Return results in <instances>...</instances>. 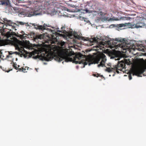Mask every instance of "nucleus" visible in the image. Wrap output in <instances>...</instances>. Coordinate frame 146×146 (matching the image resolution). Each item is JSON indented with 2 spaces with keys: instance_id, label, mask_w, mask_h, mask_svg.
<instances>
[{
  "instance_id": "6",
  "label": "nucleus",
  "mask_w": 146,
  "mask_h": 146,
  "mask_svg": "<svg viewBox=\"0 0 146 146\" xmlns=\"http://www.w3.org/2000/svg\"><path fill=\"white\" fill-rule=\"evenodd\" d=\"M115 41H118L119 42V43L117 44H115L114 46L115 49L119 50L121 48V50H125L127 46L125 45V43L123 42V39L122 40L119 39V38H115L114 40Z\"/></svg>"
},
{
  "instance_id": "34",
  "label": "nucleus",
  "mask_w": 146,
  "mask_h": 146,
  "mask_svg": "<svg viewBox=\"0 0 146 146\" xmlns=\"http://www.w3.org/2000/svg\"><path fill=\"white\" fill-rule=\"evenodd\" d=\"M69 1H71V2H74V1H72V0H69Z\"/></svg>"
},
{
  "instance_id": "25",
  "label": "nucleus",
  "mask_w": 146,
  "mask_h": 146,
  "mask_svg": "<svg viewBox=\"0 0 146 146\" xmlns=\"http://www.w3.org/2000/svg\"><path fill=\"white\" fill-rule=\"evenodd\" d=\"M93 75L94 76L96 77H97L100 76L99 74H94Z\"/></svg>"
},
{
  "instance_id": "15",
  "label": "nucleus",
  "mask_w": 146,
  "mask_h": 146,
  "mask_svg": "<svg viewBox=\"0 0 146 146\" xmlns=\"http://www.w3.org/2000/svg\"><path fill=\"white\" fill-rule=\"evenodd\" d=\"M44 36L42 34H40L39 35H36L34 37V40L38 39H41L44 38Z\"/></svg>"
},
{
  "instance_id": "16",
  "label": "nucleus",
  "mask_w": 146,
  "mask_h": 146,
  "mask_svg": "<svg viewBox=\"0 0 146 146\" xmlns=\"http://www.w3.org/2000/svg\"><path fill=\"white\" fill-rule=\"evenodd\" d=\"M52 7H54L59 8L60 6V4L57 2H52Z\"/></svg>"
},
{
  "instance_id": "35",
  "label": "nucleus",
  "mask_w": 146,
  "mask_h": 146,
  "mask_svg": "<svg viewBox=\"0 0 146 146\" xmlns=\"http://www.w3.org/2000/svg\"><path fill=\"white\" fill-rule=\"evenodd\" d=\"M17 66H18V67H17L18 68H19L20 66L19 65H18Z\"/></svg>"
},
{
  "instance_id": "9",
  "label": "nucleus",
  "mask_w": 146,
  "mask_h": 146,
  "mask_svg": "<svg viewBox=\"0 0 146 146\" xmlns=\"http://www.w3.org/2000/svg\"><path fill=\"white\" fill-rule=\"evenodd\" d=\"M36 11H34L33 10H31V11L21 12H20V14L21 15H25L27 17H31L35 15L39 14V13H36Z\"/></svg>"
},
{
  "instance_id": "30",
  "label": "nucleus",
  "mask_w": 146,
  "mask_h": 146,
  "mask_svg": "<svg viewBox=\"0 0 146 146\" xmlns=\"http://www.w3.org/2000/svg\"><path fill=\"white\" fill-rule=\"evenodd\" d=\"M80 19L81 20L83 19H84V18L82 17H80Z\"/></svg>"
},
{
  "instance_id": "3",
  "label": "nucleus",
  "mask_w": 146,
  "mask_h": 146,
  "mask_svg": "<svg viewBox=\"0 0 146 146\" xmlns=\"http://www.w3.org/2000/svg\"><path fill=\"white\" fill-rule=\"evenodd\" d=\"M128 63V62L127 59L123 58V60L120 61H118L117 64L115 66H113V67L107 68L105 70L109 72L115 71L118 74L120 72L119 70L122 71L124 68H125V64Z\"/></svg>"
},
{
  "instance_id": "27",
  "label": "nucleus",
  "mask_w": 146,
  "mask_h": 146,
  "mask_svg": "<svg viewBox=\"0 0 146 146\" xmlns=\"http://www.w3.org/2000/svg\"><path fill=\"white\" fill-rule=\"evenodd\" d=\"M124 24H120L119 25V27H123L124 26Z\"/></svg>"
},
{
  "instance_id": "31",
  "label": "nucleus",
  "mask_w": 146,
  "mask_h": 146,
  "mask_svg": "<svg viewBox=\"0 0 146 146\" xmlns=\"http://www.w3.org/2000/svg\"><path fill=\"white\" fill-rule=\"evenodd\" d=\"M71 6L72 7H74L75 6L74 5H71Z\"/></svg>"
},
{
  "instance_id": "5",
  "label": "nucleus",
  "mask_w": 146,
  "mask_h": 146,
  "mask_svg": "<svg viewBox=\"0 0 146 146\" xmlns=\"http://www.w3.org/2000/svg\"><path fill=\"white\" fill-rule=\"evenodd\" d=\"M100 60H101V61L100 64L98 65V67L104 66L105 65V63L106 60V56L104 54H102L94 58L93 59L92 63L98 64Z\"/></svg>"
},
{
  "instance_id": "10",
  "label": "nucleus",
  "mask_w": 146,
  "mask_h": 146,
  "mask_svg": "<svg viewBox=\"0 0 146 146\" xmlns=\"http://www.w3.org/2000/svg\"><path fill=\"white\" fill-rule=\"evenodd\" d=\"M82 56L83 55L81 54L80 53L79 54L76 56V58H78L79 60L76 61V59H74V61L75 62L76 64H80L82 63L84 64V66L88 64V62H87L86 61H85L84 60H80L81 58L82 57Z\"/></svg>"
},
{
  "instance_id": "38",
  "label": "nucleus",
  "mask_w": 146,
  "mask_h": 146,
  "mask_svg": "<svg viewBox=\"0 0 146 146\" xmlns=\"http://www.w3.org/2000/svg\"><path fill=\"white\" fill-rule=\"evenodd\" d=\"M115 43H116V42H114Z\"/></svg>"
},
{
  "instance_id": "20",
  "label": "nucleus",
  "mask_w": 146,
  "mask_h": 146,
  "mask_svg": "<svg viewBox=\"0 0 146 146\" xmlns=\"http://www.w3.org/2000/svg\"><path fill=\"white\" fill-rule=\"evenodd\" d=\"M65 43L64 42H61L59 43V45L62 48H64L65 46Z\"/></svg>"
},
{
  "instance_id": "19",
  "label": "nucleus",
  "mask_w": 146,
  "mask_h": 146,
  "mask_svg": "<svg viewBox=\"0 0 146 146\" xmlns=\"http://www.w3.org/2000/svg\"><path fill=\"white\" fill-rule=\"evenodd\" d=\"M11 64H12L13 66L16 70H19V68H18L17 66V65L15 63H14L13 62H11Z\"/></svg>"
},
{
  "instance_id": "23",
  "label": "nucleus",
  "mask_w": 146,
  "mask_h": 146,
  "mask_svg": "<svg viewBox=\"0 0 146 146\" xmlns=\"http://www.w3.org/2000/svg\"><path fill=\"white\" fill-rule=\"evenodd\" d=\"M19 70L20 71H22L25 72H26V69L25 68H24L23 67H22L21 68H19Z\"/></svg>"
},
{
  "instance_id": "13",
  "label": "nucleus",
  "mask_w": 146,
  "mask_h": 146,
  "mask_svg": "<svg viewBox=\"0 0 146 146\" xmlns=\"http://www.w3.org/2000/svg\"><path fill=\"white\" fill-rule=\"evenodd\" d=\"M144 26H145L144 24L140 21L137 23L136 24H134L133 25V27L136 28L142 27Z\"/></svg>"
},
{
  "instance_id": "22",
  "label": "nucleus",
  "mask_w": 146,
  "mask_h": 146,
  "mask_svg": "<svg viewBox=\"0 0 146 146\" xmlns=\"http://www.w3.org/2000/svg\"><path fill=\"white\" fill-rule=\"evenodd\" d=\"M18 24L20 25H25L26 26H28L27 23H24L23 22H18Z\"/></svg>"
},
{
  "instance_id": "8",
  "label": "nucleus",
  "mask_w": 146,
  "mask_h": 146,
  "mask_svg": "<svg viewBox=\"0 0 146 146\" xmlns=\"http://www.w3.org/2000/svg\"><path fill=\"white\" fill-rule=\"evenodd\" d=\"M146 70V66H144L139 69L136 70L134 72V74L138 76L141 77V75L143 74L144 76H146V74H144L145 70Z\"/></svg>"
},
{
  "instance_id": "29",
  "label": "nucleus",
  "mask_w": 146,
  "mask_h": 146,
  "mask_svg": "<svg viewBox=\"0 0 146 146\" xmlns=\"http://www.w3.org/2000/svg\"><path fill=\"white\" fill-rule=\"evenodd\" d=\"M139 49L140 50H141V51H144V49L143 48H142V49H140V48H139Z\"/></svg>"
},
{
  "instance_id": "4",
  "label": "nucleus",
  "mask_w": 146,
  "mask_h": 146,
  "mask_svg": "<svg viewBox=\"0 0 146 146\" xmlns=\"http://www.w3.org/2000/svg\"><path fill=\"white\" fill-rule=\"evenodd\" d=\"M65 26H62L61 28V30H57V32H56L55 34H54L53 35H52L51 39L52 42L55 43V42H57V38H58L59 37H62L64 38L66 37V35L65 34H63L62 33L61 34L57 33L58 32L64 34H66L67 33V32L65 30Z\"/></svg>"
},
{
  "instance_id": "28",
  "label": "nucleus",
  "mask_w": 146,
  "mask_h": 146,
  "mask_svg": "<svg viewBox=\"0 0 146 146\" xmlns=\"http://www.w3.org/2000/svg\"><path fill=\"white\" fill-rule=\"evenodd\" d=\"M110 20H115V21H117V20H118L117 19H113V18H110Z\"/></svg>"
},
{
  "instance_id": "14",
  "label": "nucleus",
  "mask_w": 146,
  "mask_h": 146,
  "mask_svg": "<svg viewBox=\"0 0 146 146\" xmlns=\"http://www.w3.org/2000/svg\"><path fill=\"white\" fill-rule=\"evenodd\" d=\"M74 36L78 40H80L82 39V40H87V39H86L84 37H82L81 36L78 35L76 33L74 34Z\"/></svg>"
},
{
  "instance_id": "21",
  "label": "nucleus",
  "mask_w": 146,
  "mask_h": 146,
  "mask_svg": "<svg viewBox=\"0 0 146 146\" xmlns=\"http://www.w3.org/2000/svg\"><path fill=\"white\" fill-rule=\"evenodd\" d=\"M13 2H14L15 4L18 5L17 4L19 3H22V1L21 0H14L13 1Z\"/></svg>"
},
{
  "instance_id": "33",
  "label": "nucleus",
  "mask_w": 146,
  "mask_h": 146,
  "mask_svg": "<svg viewBox=\"0 0 146 146\" xmlns=\"http://www.w3.org/2000/svg\"><path fill=\"white\" fill-rule=\"evenodd\" d=\"M29 3H30V4H31L32 3V2L31 1H29Z\"/></svg>"
},
{
  "instance_id": "2",
  "label": "nucleus",
  "mask_w": 146,
  "mask_h": 146,
  "mask_svg": "<svg viewBox=\"0 0 146 146\" xmlns=\"http://www.w3.org/2000/svg\"><path fill=\"white\" fill-rule=\"evenodd\" d=\"M72 55L71 53H66L62 54H58L57 55L53 56V54L51 53H48L47 54H44L43 56L41 54V58L42 60L46 61H51L53 59L58 62H60L63 60L64 59L66 62H72L73 61L74 58L71 57Z\"/></svg>"
},
{
  "instance_id": "1",
  "label": "nucleus",
  "mask_w": 146,
  "mask_h": 146,
  "mask_svg": "<svg viewBox=\"0 0 146 146\" xmlns=\"http://www.w3.org/2000/svg\"><path fill=\"white\" fill-rule=\"evenodd\" d=\"M5 19H4L5 24L0 23V30L3 31L4 32H5V29H8L9 31L5 34V36L7 38L12 37L11 38V39L9 40L10 43L11 45H14L16 48L18 49L19 51L22 52L20 51L19 47L20 41L14 36H16L21 39H25V37H26V35L23 31L21 32V34H19L18 33L16 34L15 32H13V29H14L15 30H16L15 28L17 26V24L13 22L11 20Z\"/></svg>"
},
{
  "instance_id": "26",
  "label": "nucleus",
  "mask_w": 146,
  "mask_h": 146,
  "mask_svg": "<svg viewBox=\"0 0 146 146\" xmlns=\"http://www.w3.org/2000/svg\"><path fill=\"white\" fill-rule=\"evenodd\" d=\"M128 77H129V79L130 80H131L132 78V76L131 74H129V75Z\"/></svg>"
},
{
  "instance_id": "37",
  "label": "nucleus",
  "mask_w": 146,
  "mask_h": 146,
  "mask_svg": "<svg viewBox=\"0 0 146 146\" xmlns=\"http://www.w3.org/2000/svg\"><path fill=\"white\" fill-rule=\"evenodd\" d=\"M145 42L146 43V40H145Z\"/></svg>"
},
{
  "instance_id": "24",
  "label": "nucleus",
  "mask_w": 146,
  "mask_h": 146,
  "mask_svg": "<svg viewBox=\"0 0 146 146\" xmlns=\"http://www.w3.org/2000/svg\"><path fill=\"white\" fill-rule=\"evenodd\" d=\"M86 13H90L91 11L90 10L88 9H85V10H84Z\"/></svg>"
},
{
  "instance_id": "11",
  "label": "nucleus",
  "mask_w": 146,
  "mask_h": 146,
  "mask_svg": "<svg viewBox=\"0 0 146 146\" xmlns=\"http://www.w3.org/2000/svg\"><path fill=\"white\" fill-rule=\"evenodd\" d=\"M44 9H49L50 8H52V1L50 0H45L44 2Z\"/></svg>"
},
{
  "instance_id": "32",
  "label": "nucleus",
  "mask_w": 146,
  "mask_h": 146,
  "mask_svg": "<svg viewBox=\"0 0 146 146\" xmlns=\"http://www.w3.org/2000/svg\"><path fill=\"white\" fill-rule=\"evenodd\" d=\"M144 17L146 19V14L144 15Z\"/></svg>"
},
{
  "instance_id": "17",
  "label": "nucleus",
  "mask_w": 146,
  "mask_h": 146,
  "mask_svg": "<svg viewBox=\"0 0 146 146\" xmlns=\"http://www.w3.org/2000/svg\"><path fill=\"white\" fill-rule=\"evenodd\" d=\"M13 54H16L18 55H19V53L17 52H13L12 51H11L9 52V55L7 56L6 58H9V57H11V56H10V55Z\"/></svg>"
},
{
  "instance_id": "7",
  "label": "nucleus",
  "mask_w": 146,
  "mask_h": 146,
  "mask_svg": "<svg viewBox=\"0 0 146 146\" xmlns=\"http://www.w3.org/2000/svg\"><path fill=\"white\" fill-rule=\"evenodd\" d=\"M0 4L7 6L6 9H9V12H11L12 7L11 6L9 0H0Z\"/></svg>"
},
{
  "instance_id": "12",
  "label": "nucleus",
  "mask_w": 146,
  "mask_h": 146,
  "mask_svg": "<svg viewBox=\"0 0 146 146\" xmlns=\"http://www.w3.org/2000/svg\"><path fill=\"white\" fill-rule=\"evenodd\" d=\"M45 24H44L43 26L39 25H35V24H33V25L34 26L35 28L36 29H38L42 31L46 29Z\"/></svg>"
},
{
  "instance_id": "36",
  "label": "nucleus",
  "mask_w": 146,
  "mask_h": 146,
  "mask_svg": "<svg viewBox=\"0 0 146 146\" xmlns=\"http://www.w3.org/2000/svg\"><path fill=\"white\" fill-rule=\"evenodd\" d=\"M36 69V71H37V69H36V68L35 69Z\"/></svg>"
},
{
  "instance_id": "18",
  "label": "nucleus",
  "mask_w": 146,
  "mask_h": 146,
  "mask_svg": "<svg viewBox=\"0 0 146 146\" xmlns=\"http://www.w3.org/2000/svg\"><path fill=\"white\" fill-rule=\"evenodd\" d=\"M87 40H89V41L90 42H96L97 41V39L96 38L94 37L93 38H90L89 39L88 38H86Z\"/></svg>"
}]
</instances>
